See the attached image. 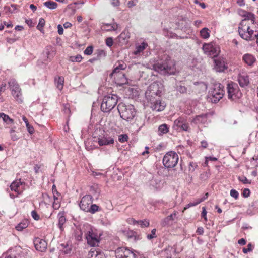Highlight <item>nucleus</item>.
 I'll return each instance as SVG.
<instances>
[{
  "mask_svg": "<svg viewBox=\"0 0 258 258\" xmlns=\"http://www.w3.org/2000/svg\"><path fill=\"white\" fill-rule=\"evenodd\" d=\"M130 33L128 31H124L118 37L120 41L121 40H125L130 38Z\"/></svg>",
  "mask_w": 258,
  "mask_h": 258,
  "instance_id": "nucleus-39",
  "label": "nucleus"
},
{
  "mask_svg": "<svg viewBox=\"0 0 258 258\" xmlns=\"http://www.w3.org/2000/svg\"><path fill=\"white\" fill-rule=\"evenodd\" d=\"M200 203H198V199L196 200V201L194 202H190L189 203L186 207H185L184 209H186L187 208H188L192 206H195L197 205L198 204H200Z\"/></svg>",
  "mask_w": 258,
  "mask_h": 258,
  "instance_id": "nucleus-58",
  "label": "nucleus"
},
{
  "mask_svg": "<svg viewBox=\"0 0 258 258\" xmlns=\"http://www.w3.org/2000/svg\"><path fill=\"white\" fill-rule=\"evenodd\" d=\"M177 91L181 93H184L186 92V88L182 85L177 87Z\"/></svg>",
  "mask_w": 258,
  "mask_h": 258,
  "instance_id": "nucleus-54",
  "label": "nucleus"
},
{
  "mask_svg": "<svg viewBox=\"0 0 258 258\" xmlns=\"http://www.w3.org/2000/svg\"><path fill=\"white\" fill-rule=\"evenodd\" d=\"M215 69L217 72H223L226 68L225 62L222 58L218 57L214 59Z\"/></svg>",
  "mask_w": 258,
  "mask_h": 258,
  "instance_id": "nucleus-17",
  "label": "nucleus"
},
{
  "mask_svg": "<svg viewBox=\"0 0 258 258\" xmlns=\"http://www.w3.org/2000/svg\"><path fill=\"white\" fill-rule=\"evenodd\" d=\"M131 221H133V224H139L142 228L145 227H148L149 226V221L147 219H145L144 220H140L137 221L134 219H131Z\"/></svg>",
  "mask_w": 258,
  "mask_h": 258,
  "instance_id": "nucleus-34",
  "label": "nucleus"
},
{
  "mask_svg": "<svg viewBox=\"0 0 258 258\" xmlns=\"http://www.w3.org/2000/svg\"><path fill=\"white\" fill-rule=\"evenodd\" d=\"M152 69L162 75H173L176 72L174 62L166 56L164 60H159L152 65Z\"/></svg>",
  "mask_w": 258,
  "mask_h": 258,
  "instance_id": "nucleus-2",
  "label": "nucleus"
},
{
  "mask_svg": "<svg viewBox=\"0 0 258 258\" xmlns=\"http://www.w3.org/2000/svg\"><path fill=\"white\" fill-rule=\"evenodd\" d=\"M106 44L109 47H111L113 45V39L111 37H108L106 39Z\"/></svg>",
  "mask_w": 258,
  "mask_h": 258,
  "instance_id": "nucleus-57",
  "label": "nucleus"
},
{
  "mask_svg": "<svg viewBox=\"0 0 258 258\" xmlns=\"http://www.w3.org/2000/svg\"><path fill=\"white\" fill-rule=\"evenodd\" d=\"M89 258H105L104 253L99 248H92L88 254Z\"/></svg>",
  "mask_w": 258,
  "mask_h": 258,
  "instance_id": "nucleus-22",
  "label": "nucleus"
},
{
  "mask_svg": "<svg viewBox=\"0 0 258 258\" xmlns=\"http://www.w3.org/2000/svg\"><path fill=\"white\" fill-rule=\"evenodd\" d=\"M169 131V127L166 124H162L160 125L158 128L157 134L159 136L167 133Z\"/></svg>",
  "mask_w": 258,
  "mask_h": 258,
  "instance_id": "nucleus-32",
  "label": "nucleus"
},
{
  "mask_svg": "<svg viewBox=\"0 0 258 258\" xmlns=\"http://www.w3.org/2000/svg\"><path fill=\"white\" fill-rule=\"evenodd\" d=\"M192 121L197 124H206L207 121V114H203L198 115L192 119Z\"/></svg>",
  "mask_w": 258,
  "mask_h": 258,
  "instance_id": "nucleus-24",
  "label": "nucleus"
},
{
  "mask_svg": "<svg viewBox=\"0 0 258 258\" xmlns=\"http://www.w3.org/2000/svg\"><path fill=\"white\" fill-rule=\"evenodd\" d=\"M114 143L113 138L108 135H104L98 139V143L100 146L113 145Z\"/></svg>",
  "mask_w": 258,
  "mask_h": 258,
  "instance_id": "nucleus-16",
  "label": "nucleus"
},
{
  "mask_svg": "<svg viewBox=\"0 0 258 258\" xmlns=\"http://www.w3.org/2000/svg\"><path fill=\"white\" fill-rule=\"evenodd\" d=\"M118 27V24L114 22L112 23H103L101 26V28L103 31H116Z\"/></svg>",
  "mask_w": 258,
  "mask_h": 258,
  "instance_id": "nucleus-21",
  "label": "nucleus"
},
{
  "mask_svg": "<svg viewBox=\"0 0 258 258\" xmlns=\"http://www.w3.org/2000/svg\"><path fill=\"white\" fill-rule=\"evenodd\" d=\"M243 60L248 66H252L255 61V57L250 54H245L243 56Z\"/></svg>",
  "mask_w": 258,
  "mask_h": 258,
  "instance_id": "nucleus-29",
  "label": "nucleus"
},
{
  "mask_svg": "<svg viewBox=\"0 0 258 258\" xmlns=\"http://www.w3.org/2000/svg\"><path fill=\"white\" fill-rule=\"evenodd\" d=\"M236 3L240 7L244 6L245 5L244 0H237Z\"/></svg>",
  "mask_w": 258,
  "mask_h": 258,
  "instance_id": "nucleus-64",
  "label": "nucleus"
},
{
  "mask_svg": "<svg viewBox=\"0 0 258 258\" xmlns=\"http://www.w3.org/2000/svg\"><path fill=\"white\" fill-rule=\"evenodd\" d=\"M196 232L199 235H202L204 233V229L202 227H199L198 228Z\"/></svg>",
  "mask_w": 258,
  "mask_h": 258,
  "instance_id": "nucleus-63",
  "label": "nucleus"
},
{
  "mask_svg": "<svg viewBox=\"0 0 258 258\" xmlns=\"http://www.w3.org/2000/svg\"><path fill=\"white\" fill-rule=\"evenodd\" d=\"M82 59V57L80 55H77L75 56L70 57V60L73 62H80Z\"/></svg>",
  "mask_w": 258,
  "mask_h": 258,
  "instance_id": "nucleus-45",
  "label": "nucleus"
},
{
  "mask_svg": "<svg viewBox=\"0 0 258 258\" xmlns=\"http://www.w3.org/2000/svg\"><path fill=\"white\" fill-rule=\"evenodd\" d=\"M22 184V182L21 181V178L19 179H17L15 181H13L11 185L10 188L11 190H14L18 193L20 192V186Z\"/></svg>",
  "mask_w": 258,
  "mask_h": 258,
  "instance_id": "nucleus-30",
  "label": "nucleus"
},
{
  "mask_svg": "<svg viewBox=\"0 0 258 258\" xmlns=\"http://www.w3.org/2000/svg\"><path fill=\"white\" fill-rule=\"evenodd\" d=\"M207 211L205 207L202 208V212L201 213V217L204 218L205 221H207V218L206 216Z\"/></svg>",
  "mask_w": 258,
  "mask_h": 258,
  "instance_id": "nucleus-59",
  "label": "nucleus"
},
{
  "mask_svg": "<svg viewBox=\"0 0 258 258\" xmlns=\"http://www.w3.org/2000/svg\"><path fill=\"white\" fill-rule=\"evenodd\" d=\"M10 134L12 140L17 141L21 138V134L18 131H16V127H12L10 130Z\"/></svg>",
  "mask_w": 258,
  "mask_h": 258,
  "instance_id": "nucleus-31",
  "label": "nucleus"
},
{
  "mask_svg": "<svg viewBox=\"0 0 258 258\" xmlns=\"http://www.w3.org/2000/svg\"><path fill=\"white\" fill-rule=\"evenodd\" d=\"M172 222L170 220V218L167 216L162 220L161 225L163 226H167L171 225Z\"/></svg>",
  "mask_w": 258,
  "mask_h": 258,
  "instance_id": "nucleus-42",
  "label": "nucleus"
},
{
  "mask_svg": "<svg viewBox=\"0 0 258 258\" xmlns=\"http://www.w3.org/2000/svg\"><path fill=\"white\" fill-rule=\"evenodd\" d=\"M55 84L57 88L59 90H61L63 88L64 85V78L62 77H58L57 78L55 79Z\"/></svg>",
  "mask_w": 258,
  "mask_h": 258,
  "instance_id": "nucleus-35",
  "label": "nucleus"
},
{
  "mask_svg": "<svg viewBox=\"0 0 258 258\" xmlns=\"http://www.w3.org/2000/svg\"><path fill=\"white\" fill-rule=\"evenodd\" d=\"M28 226V223L27 221H23L20 223L17 226H16V229L18 231H22L24 229L27 228Z\"/></svg>",
  "mask_w": 258,
  "mask_h": 258,
  "instance_id": "nucleus-40",
  "label": "nucleus"
},
{
  "mask_svg": "<svg viewBox=\"0 0 258 258\" xmlns=\"http://www.w3.org/2000/svg\"><path fill=\"white\" fill-rule=\"evenodd\" d=\"M2 118L4 122L7 124H10L14 123L13 119L10 118V117L3 113H0V118Z\"/></svg>",
  "mask_w": 258,
  "mask_h": 258,
  "instance_id": "nucleus-37",
  "label": "nucleus"
},
{
  "mask_svg": "<svg viewBox=\"0 0 258 258\" xmlns=\"http://www.w3.org/2000/svg\"><path fill=\"white\" fill-rule=\"evenodd\" d=\"M31 216L35 220H38L40 219L39 215L35 210H33L31 212Z\"/></svg>",
  "mask_w": 258,
  "mask_h": 258,
  "instance_id": "nucleus-56",
  "label": "nucleus"
},
{
  "mask_svg": "<svg viewBox=\"0 0 258 258\" xmlns=\"http://www.w3.org/2000/svg\"><path fill=\"white\" fill-rule=\"evenodd\" d=\"M238 81L241 87L247 86L249 83V77L247 74L244 72L240 73L238 75Z\"/></svg>",
  "mask_w": 258,
  "mask_h": 258,
  "instance_id": "nucleus-20",
  "label": "nucleus"
},
{
  "mask_svg": "<svg viewBox=\"0 0 258 258\" xmlns=\"http://www.w3.org/2000/svg\"><path fill=\"white\" fill-rule=\"evenodd\" d=\"M162 91L161 84L153 83L151 84L147 90L145 95L147 100L160 97V94Z\"/></svg>",
  "mask_w": 258,
  "mask_h": 258,
  "instance_id": "nucleus-7",
  "label": "nucleus"
},
{
  "mask_svg": "<svg viewBox=\"0 0 258 258\" xmlns=\"http://www.w3.org/2000/svg\"><path fill=\"white\" fill-rule=\"evenodd\" d=\"M82 230L84 233V236L88 244L93 247L98 245L99 242L98 236L93 232L92 228L90 225L88 224L84 225Z\"/></svg>",
  "mask_w": 258,
  "mask_h": 258,
  "instance_id": "nucleus-5",
  "label": "nucleus"
},
{
  "mask_svg": "<svg viewBox=\"0 0 258 258\" xmlns=\"http://www.w3.org/2000/svg\"><path fill=\"white\" fill-rule=\"evenodd\" d=\"M45 25V20L43 18H40L39 20V23L37 26V28L39 30H41Z\"/></svg>",
  "mask_w": 258,
  "mask_h": 258,
  "instance_id": "nucleus-43",
  "label": "nucleus"
},
{
  "mask_svg": "<svg viewBox=\"0 0 258 258\" xmlns=\"http://www.w3.org/2000/svg\"><path fill=\"white\" fill-rule=\"evenodd\" d=\"M174 124L177 127V130L187 131L189 127L188 123L181 118L175 120Z\"/></svg>",
  "mask_w": 258,
  "mask_h": 258,
  "instance_id": "nucleus-19",
  "label": "nucleus"
},
{
  "mask_svg": "<svg viewBox=\"0 0 258 258\" xmlns=\"http://www.w3.org/2000/svg\"><path fill=\"white\" fill-rule=\"evenodd\" d=\"M26 127L28 132L30 134H32L34 133V129L32 126L30 125V124H27V125H26Z\"/></svg>",
  "mask_w": 258,
  "mask_h": 258,
  "instance_id": "nucleus-60",
  "label": "nucleus"
},
{
  "mask_svg": "<svg viewBox=\"0 0 258 258\" xmlns=\"http://www.w3.org/2000/svg\"><path fill=\"white\" fill-rule=\"evenodd\" d=\"M179 160L178 155L173 151L167 153L163 159V164L167 168L174 167L177 164Z\"/></svg>",
  "mask_w": 258,
  "mask_h": 258,
  "instance_id": "nucleus-8",
  "label": "nucleus"
},
{
  "mask_svg": "<svg viewBox=\"0 0 258 258\" xmlns=\"http://www.w3.org/2000/svg\"><path fill=\"white\" fill-rule=\"evenodd\" d=\"M93 52V47L91 46H88L84 50V53L86 55H91Z\"/></svg>",
  "mask_w": 258,
  "mask_h": 258,
  "instance_id": "nucleus-50",
  "label": "nucleus"
},
{
  "mask_svg": "<svg viewBox=\"0 0 258 258\" xmlns=\"http://www.w3.org/2000/svg\"><path fill=\"white\" fill-rule=\"evenodd\" d=\"M210 31L207 28H204L202 30H201L200 33L201 37L204 39H208L210 37Z\"/></svg>",
  "mask_w": 258,
  "mask_h": 258,
  "instance_id": "nucleus-36",
  "label": "nucleus"
},
{
  "mask_svg": "<svg viewBox=\"0 0 258 258\" xmlns=\"http://www.w3.org/2000/svg\"><path fill=\"white\" fill-rule=\"evenodd\" d=\"M147 100L150 103V107L154 111L159 112L165 109L166 104L161 100L160 97L152 98V99Z\"/></svg>",
  "mask_w": 258,
  "mask_h": 258,
  "instance_id": "nucleus-11",
  "label": "nucleus"
},
{
  "mask_svg": "<svg viewBox=\"0 0 258 258\" xmlns=\"http://www.w3.org/2000/svg\"><path fill=\"white\" fill-rule=\"evenodd\" d=\"M98 210V206L96 204H91L89 208V210H87L86 212H90L92 214H93L97 212Z\"/></svg>",
  "mask_w": 258,
  "mask_h": 258,
  "instance_id": "nucleus-41",
  "label": "nucleus"
},
{
  "mask_svg": "<svg viewBox=\"0 0 258 258\" xmlns=\"http://www.w3.org/2000/svg\"><path fill=\"white\" fill-rule=\"evenodd\" d=\"M244 19L241 21H246L249 23H258V22L256 21V17L255 15L251 12H246L245 15H244Z\"/></svg>",
  "mask_w": 258,
  "mask_h": 258,
  "instance_id": "nucleus-23",
  "label": "nucleus"
},
{
  "mask_svg": "<svg viewBox=\"0 0 258 258\" xmlns=\"http://www.w3.org/2000/svg\"><path fill=\"white\" fill-rule=\"evenodd\" d=\"M156 229H153L151 231V233L147 235V239L149 240H151V239H153V238L156 237Z\"/></svg>",
  "mask_w": 258,
  "mask_h": 258,
  "instance_id": "nucleus-48",
  "label": "nucleus"
},
{
  "mask_svg": "<svg viewBox=\"0 0 258 258\" xmlns=\"http://www.w3.org/2000/svg\"><path fill=\"white\" fill-rule=\"evenodd\" d=\"M117 110L122 119L127 122L134 121L136 111L133 105H126L123 103H120L117 106Z\"/></svg>",
  "mask_w": 258,
  "mask_h": 258,
  "instance_id": "nucleus-3",
  "label": "nucleus"
},
{
  "mask_svg": "<svg viewBox=\"0 0 258 258\" xmlns=\"http://www.w3.org/2000/svg\"><path fill=\"white\" fill-rule=\"evenodd\" d=\"M147 46L148 44L145 42H143L140 45H136L135 50L134 51L133 54L135 55H140Z\"/></svg>",
  "mask_w": 258,
  "mask_h": 258,
  "instance_id": "nucleus-27",
  "label": "nucleus"
},
{
  "mask_svg": "<svg viewBox=\"0 0 258 258\" xmlns=\"http://www.w3.org/2000/svg\"><path fill=\"white\" fill-rule=\"evenodd\" d=\"M57 28L58 34L59 35H62L63 33V28L62 26L60 24H59L57 26Z\"/></svg>",
  "mask_w": 258,
  "mask_h": 258,
  "instance_id": "nucleus-61",
  "label": "nucleus"
},
{
  "mask_svg": "<svg viewBox=\"0 0 258 258\" xmlns=\"http://www.w3.org/2000/svg\"><path fill=\"white\" fill-rule=\"evenodd\" d=\"M202 49L205 54L214 57L218 55L219 52L218 48L215 47L212 43L204 44Z\"/></svg>",
  "mask_w": 258,
  "mask_h": 258,
  "instance_id": "nucleus-13",
  "label": "nucleus"
},
{
  "mask_svg": "<svg viewBox=\"0 0 258 258\" xmlns=\"http://www.w3.org/2000/svg\"><path fill=\"white\" fill-rule=\"evenodd\" d=\"M34 244L36 249L41 252L45 251L47 247L46 241L39 238H36L34 239Z\"/></svg>",
  "mask_w": 258,
  "mask_h": 258,
  "instance_id": "nucleus-15",
  "label": "nucleus"
},
{
  "mask_svg": "<svg viewBox=\"0 0 258 258\" xmlns=\"http://www.w3.org/2000/svg\"><path fill=\"white\" fill-rule=\"evenodd\" d=\"M240 181L244 184H251L252 181L249 178H239Z\"/></svg>",
  "mask_w": 258,
  "mask_h": 258,
  "instance_id": "nucleus-55",
  "label": "nucleus"
},
{
  "mask_svg": "<svg viewBox=\"0 0 258 258\" xmlns=\"http://www.w3.org/2000/svg\"><path fill=\"white\" fill-rule=\"evenodd\" d=\"M230 196L237 199L238 198L239 193L235 189H232L230 191Z\"/></svg>",
  "mask_w": 258,
  "mask_h": 258,
  "instance_id": "nucleus-51",
  "label": "nucleus"
},
{
  "mask_svg": "<svg viewBox=\"0 0 258 258\" xmlns=\"http://www.w3.org/2000/svg\"><path fill=\"white\" fill-rule=\"evenodd\" d=\"M252 246L251 243L248 244L247 245V248H243L242 249V251L244 253H247L248 252H250L252 250Z\"/></svg>",
  "mask_w": 258,
  "mask_h": 258,
  "instance_id": "nucleus-47",
  "label": "nucleus"
},
{
  "mask_svg": "<svg viewBox=\"0 0 258 258\" xmlns=\"http://www.w3.org/2000/svg\"><path fill=\"white\" fill-rule=\"evenodd\" d=\"M175 251L174 249L171 246H168L162 251L161 256L162 258H171L172 253Z\"/></svg>",
  "mask_w": 258,
  "mask_h": 258,
  "instance_id": "nucleus-26",
  "label": "nucleus"
},
{
  "mask_svg": "<svg viewBox=\"0 0 258 258\" xmlns=\"http://www.w3.org/2000/svg\"><path fill=\"white\" fill-rule=\"evenodd\" d=\"M227 89L229 99L234 100L241 96V93L239 92V88L236 83L231 82L228 84Z\"/></svg>",
  "mask_w": 258,
  "mask_h": 258,
  "instance_id": "nucleus-10",
  "label": "nucleus"
},
{
  "mask_svg": "<svg viewBox=\"0 0 258 258\" xmlns=\"http://www.w3.org/2000/svg\"><path fill=\"white\" fill-rule=\"evenodd\" d=\"M58 226L60 230L62 231L63 230V226L66 222V217L64 216L63 213H59L58 214Z\"/></svg>",
  "mask_w": 258,
  "mask_h": 258,
  "instance_id": "nucleus-33",
  "label": "nucleus"
},
{
  "mask_svg": "<svg viewBox=\"0 0 258 258\" xmlns=\"http://www.w3.org/2000/svg\"><path fill=\"white\" fill-rule=\"evenodd\" d=\"M149 187L151 189H158L163 184V181L160 178H151L148 181Z\"/></svg>",
  "mask_w": 258,
  "mask_h": 258,
  "instance_id": "nucleus-18",
  "label": "nucleus"
},
{
  "mask_svg": "<svg viewBox=\"0 0 258 258\" xmlns=\"http://www.w3.org/2000/svg\"><path fill=\"white\" fill-rule=\"evenodd\" d=\"M15 250L17 252V254L18 256H20V257L24 256V252L22 250V248L20 247H16L15 248Z\"/></svg>",
  "mask_w": 258,
  "mask_h": 258,
  "instance_id": "nucleus-49",
  "label": "nucleus"
},
{
  "mask_svg": "<svg viewBox=\"0 0 258 258\" xmlns=\"http://www.w3.org/2000/svg\"><path fill=\"white\" fill-rule=\"evenodd\" d=\"M10 89L11 91V94L17 102L21 103L23 102L21 89L16 81L12 79L9 82Z\"/></svg>",
  "mask_w": 258,
  "mask_h": 258,
  "instance_id": "nucleus-9",
  "label": "nucleus"
},
{
  "mask_svg": "<svg viewBox=\"0 0 258 258\" xmlns=\"http://www.w3.org/2000/svg\"><path fill=\"white\" fill-rule=\"evenodd\" d=\"M198 165L196 163L190 162L189 165V170L190 172H194L195 169L197 167Z\"/></svg>",
  "mask_w": 258,
  "mask_h": 258,
  "instance_id": "nucleus-52",
  "label": "nucleus"
},
{
  "mask_svg": "<svg viewBox=\"0 0 258 258\" xmlns=\"http://www.w3.org/2000/svg\"><path fill=\"white\" fill-rule=\"evenodd\" d=\"M224 94L223 86L220 83H215L211 88L208 95V100L216 103L222 98Z\"/></svg>",
  "mask_w": 258,
  "mask_h": 258,
  "instance_id": "nucleus-4",
  "label": "nucleus"
},
{
  "mask_svg": "<svg viewBox=\"0 0 258 258\" xmlns=\"http://www.w3.org/2000/svg\"><path fill=\"white\" fill-rule=\"evenodd\" d=\"M250 194V191L248 188H244L242 192V196L244 198H247L249 196Z\"/></svg>",
  "mask_w": 258,
  "mask_h": 258,
  "instance_id": "nucleus-53",
  "label": "nucleus"
},
{
  "mask_svg": "<svg viewBox=\"0 0 258 258\" xmlns=\"http://www.w3.org/2000/svg\"><path fill=\"white\" fill-rule=\"evenodd\" d=\"M44 5L51 10L55 9L57 7V4L52 1H47L44 3Z\"/></svg>",
  "mask_w": 258,
  "mask_h": 258,
  "instance_id": "nucleus-38",
  "label": "nucleus"
},
{
  "mask_svg": "<svg viewBox=\"0 0 258 258\" xmlns=\"http://www.w3.org/2000/svg\"><path fill=\"white\" fill-rule=\"evenodd\" d=\"M92 197L91 195H85L81 199L79 206L82 210L86 212L89 210V208L92 204Z\"/></svg>",
  "mask_w": 258,
  "mask_h": 258,
  "instance_id": "nucleus-14",
  "label": "nucleus"
},
{
  "mask_svg": "<svg viewBox=\"0 0 258 258\" xmlns=\"http://www.w3.org/2000/svg\"><path fill=\"white\" fill-rule=\"evenodd\" d=\"M116 258H137L136 254L126 247H119L115 251Z\"/></svg>",
  "mask_w": 258,
  "mask_h": 258,
  "instance_id": "nucleus-12",
  "label": "nucleus"
},
{
  "mask_svg": "<svg viewBox=\"0 0 258 258\" xmlns=\"http://www.w3.org/2000/svg\"><path fill=\"white\" fill-rule=\"evenodd\" d=\"M258 33V23H249L241 21L238 26V33L242 39L247 41L254 40Z\"/></svg>",
  "mask_w": 258,
  "mask_h": 258,
  "instance_id": "nucleus-1",
  "label": "nucleus"
},
{
  "mask_svg": "<svg viewBox=\"0 0 258 258\" xmlns=\"http://www.w3.org/2000/svg\"><path fill=\"white\" fill-rule=\"evenodd\" d=\"M117 82V83L119 85H123L127 83V79L126 78L125 74L123 73H119L116 76L113 77Z\"/></svg>",
  "mask_w": 258,
  "mask_h": 258,
  "instance_id": "nucleus-25",
  "label": "nucleus"
},
{
  "mask_svg": "<svg viewBox=\"0 0 258 258\" xmlns=\"http://www.w3.org/2000/svg\"><path fill=\"white\" fill-rule=\"evenodd\" d=\"M61 245L64 247L63 249L62 250L64 253L70 254L71 253L72 249L70 246H69L68 245L65 246L64 244H62Z\"/></svg>",
  "mask_w": 258,
  "mask_h": 258,
  "instance_id": "nucleus-44",
  "label": "nucleus"
},
{
  "mask_svg": "<svg viewBox=\"0 0 258 258\" xmlns=\"http://www.w3.org/2000/svg\"><path fill=\"white\" fill-rule=\"evenodd\" d=\"M117 103V96L111 95L105 96L101 103V109L104 112H110Z\"/></svg>",
  "mask_w": 258,
  "mask_h": 258,
  "instance_id": "nucleus-6",
  "label": "nucleus"
},
{
  "mask_svg": "<svg viewBox=\"0 0 258 258\" xmlns=\"http://www.w3.org/2000/svg\"><path fill=\"white\" fill-rule=\"evenodd\" d=\"M128 136L126 134H122L119 136L118 140L121 143H124L127 141Z\"/></svg>",
  "mask_w": 258,
  "mask_h": 258,
  "instance_id": "nucleus-46",
  "label": "nucleus"
},
{
  "mask_svg": "<svg viewBox=\"0 0 258 258\" xmlns=\"http://www.w3.org/2000/svg\"><path fill=\"white\" fill-rule=\"evenodd\" d=\"M126 67V65L125 63L119 64L114 68L113 72L111 74L112 77L116 76L119 73H122L121 71L124 70Z\"/></svg>",
  "mask_w": 258,
  "mask_h": 258,
  "instance_id": "nucleus-28",
  "label": "nucleus"
},
{
  "mask_svg": "<svg viewBox=\"0 0 258 258\" xmlns=\"http://www.w3.org/2000/svg\"><path fill=\"white\" fill-rule=\"evenodd\" d=\"M111 4L114 7H117L120 5V2L119 0H112Z\"/></svg>",
  "mask_w": 258,
  "mask_h": 258,
  "instance_id": "nucleus-62",
  "label": "nucleus"
}]
</instances>
